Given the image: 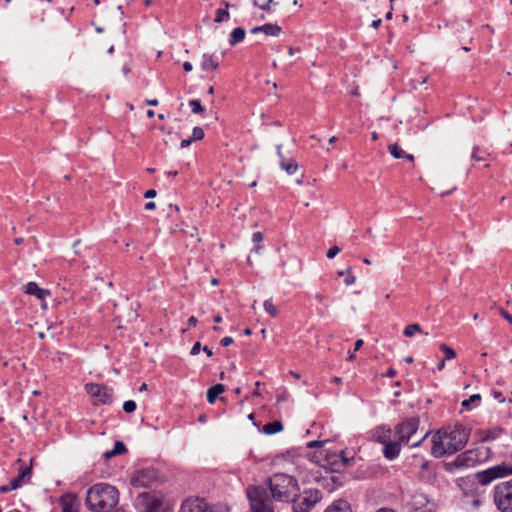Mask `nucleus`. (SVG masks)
<instances>
[{
    "instance_id": "f257e3e1",
    "label": "nucleus",
    "mask_w": 512,
    "mask_h": 512,
    "mask_svg": "<svg viewBox=\"0 0 512 512\" xmlns=\"http://www.w3.org/2000/svg\"><path fill=\"white\" fill-rule=\"evenodd\" d=\"M268 488L251 486L247 488L252 512H274L273 502L290 503L299 492L298 481L295 477L275 473L267 481Z\"/></svg>"
},
{
    "instance_id": "f03ea898",
    "label": "nucleus",
    "mask_w": 512,
    "mask_h": 512,
    "mask_svg": "<svg viewBox=\"0 0 512 512\" xmlns=\"http://www.w3.org/2000/svg\"><path fill=\"white\" fill-rule=\"evenodd\" d=\"M119 501L118 490L107 483H97L91 486L86 494L85 503L92 512H109Z\"/></svg>"
},
{
    "instance_id": "7ed1b4c3",
    "label": "nucleus",
    "mask_w": 512,
    "mask_h": 512,
    "mask_svg": "<svg viewBox=\"0 0 512 512\" xmlns=\"http://www.w3.org/2000/svg\"><path fill=\"white\" fill-rule=\"evenodd\" d=\"M420 425L418 417L406 418L394 427L393 443H389L382 454L385 459L393 461L400 455L403 445H407L410 440L417 434Z\"/></svg>"
},
{
    "instance_id": "20e7f679",
    "label": "nucleus",
    "mask_w": 512,
    "mask_h": 512,
    "mask_svg": "<svg viewBox=\"0 0 512 512\" xmlns=\"http://www.w3.org/2000/svg\"><path fill=\"white\" fill-rule=\"evenodd\" d=\"M319 454L322 457L321 466L332 473H341L345 471L348 468L350 461L353 460V458H349L345 455L344 450H321Z\"/></svg>"
},
{
    "instance_id": "39448f33",
    "label": "nucleus",
    "mask_w": 512,
    "mask_h": 512,
    "mask_svg": "<svg viewBox=\"0 0 512 512\" xmlns=\"http://www.w3.org/2000/svg\"><path fill=\"white\" fill-rule=\"evenodd\" d=\"M439 432L443 435V438L447 440L446 444L451 447L454 453L464 448L469 439V432L461 424L442 428Z\"/></svg>"
},
{
    "instance_id": "423d86ee",
    "label": "nucleus",
    "mask_w": 512,
    "mask_h": 512,
    "mask_svg": "<svg viewBox=\"0 0 512 512\" xmlns=\"http://www.w3.org/2000/svg\"><path fill=\"white\" fill-rule=\"evenodd\" d=\"M323 493L319 489H307L296 493L291 500L294 512H310L322 500Z\"/></svg>"
},
{
    "instance_id": "0eeeda50",
    "label": "nucleus",
    "mask_w": 512,
    "mask_h": 512,
    "mask_svg": "<svg viewBox=\"0 0 512 512\" xmlns=\"http://www.w3.org/2000/svg\"><path fill=\"white\" fill-rule=\"evenodd\" d=\"M510 475H512V465L508 463H501L486 470L477 472L475 477L479 484L485 486L495 481L496 479L504 478Z\"/></svg>"
},
{
    "instance_id": "6e6552de",
    "label": "nucleus",
    "mask_w": 512,
    "mask_h": 512,
    "mask_svg": "<svg viewBox=\"0 0 512 512\" xmlns=\"http://www.w3.org/2000/svg\"><path fill=\"white\" fill-rule=\"evenodd\" d=\"M494 503L502 512H512V479L494 488Z\"/></svg>"
},
{
    "instance_id": "1a4fd4ad",
    "label": "nucleus",
    "mask_w": 512,
    "mask_h": 512,
    "mask_svg": "<svg viewBox=\"0 0 512 512\" xmlns=\"http://www.w3.org/2000/svg\"><path fill=\"white\" fill-rule=\"evenodd\" d=\"M158 479V471L154 468L137 470L131 477V485L135 488H148Z\"/></svg>"
},
{
    "instance_id": "9d476101",
    "label": "nucleus",
    "mask_w": 512,
    "mask_h": 512,
    "mask_svg": "<svg viewBox=\"0 0 512 512\" xmlns=\"http://www.w3.org/2000/svg\"><path fill=\"white\" fill-rule=\"evenodd\" d=\"M86 392L91 395L97 404L109 405L113 400V389L96 383L85 385Z\"/></svg>"
},
{
    "instance_id": "9b49d317",
    "label": "nucleus",
    "mask_w": 512,
    "mask_h": 512,
    "mask_svg": "<svg viewBox=\"0 0 512 512\" xmlns=\"http://www.w3.org/2000/svg\"><path fill=\"white\" fill-rule=\"evenodd\" d=\"M138 504L144 507L145 512H162L163 501L161 496L153 492L139 494Z\"/></svg>"
},
{
    "instance_id": "f8f14e48",
    "label": "nucleus",
    "mask_w": 512,
    "mask_h": 512,
    "mask_svg": "<svg viewBox=\"0 0 512 512\" xmlns=\"http://www.w3.org/2000/svg\"><path fill=\"white\" fill-rule=\"evenodd\" d=\"M430 506V501L424 493H414L408 500H402V509L405 512H417Z\"/></svg>"
},
{
    "instance_id": "ddd939ff",
    "label": "nucleus",
    "mask_w": 512,
    "mask_h": 512,
    "mask_svg": "<svg viewBox=\"0 0 512 512\" xmlns=\"http://www.w3.org/2000/svg\"><path fill=\"white\" fill-rule=\"evenodd\" d=\"M446 441L447 440L443 438V435H441L439 430L432 435V438H431V443H432L431 454L435 458H441V457H443L445 455L454 454V452H452L451 447H449L446 444Z\"/></svg>"
},
{
    "instance_id": "4468645a",
    "label": "nucleus",
    "mask_w": 512,
    "mask_h": 512,
    "mask_svg": "<svg viewBox=\"0 0 512 512\" xmlns=\"http://www.w3.org/2000/svg\"><path fill=\"white\" fill-rule=\"evenodd\" d=\"M392 430L387 425H379L370 431V440L383 445L382 449H385L389 443H393L391 439Z\"/></svg>"
},
{
    "instance_id": "2eb2a0df",
    "label": "nucleus",
    "mask_w": 512,
    "mask_h": 512,
    "mask_svg": "<svg viewBox=\"0 0 512 512\" xmlns=\"http://www.w3.org/2000/svg\"><path fill=\"white\" fill-rule=\"evenodd\" d=\"M17 462L21 464L18 475L10 480V488H14L15 490L29 483L32 477L31 466L24 465L21 459H18Z\"/></svg>"
},
{
    "instance_id": "dca6fc26",
    "label": "nucleus",
    "mask_w": 512,
    "mask_h": 512,
    "mask_svg": "<svg viewBox=\"0 0 512 512\" xmlns=\"http://www.w3.org/2000/svg\"><path fill=\"white\" fill-rule=\"evenodd\" d=\"M478 462L477 454L473 450H469L459 454L452 463L447 464V469L455 465L457 467H472Z\"/></svg>"
},
{
    "instance_id": "f3484780",
    "label": "nucleus",
    "mask_w": 512,
    "mask_h": 512,
    "mask_svg": "<svg viewBox=\"0 0 512 512\" xmlns=\"http://www.w3.org/2000/svg\"><path fill=\"white\" fill-rule=\"evenodd\" d=\"M208 503L201 498H187L180 507V512H205Z\"/></svg>"
},
{
    "instance_id": "a211bd4d",
    "label": "nucleus",
    "mask_w": 512,
    "mask_h": 512,
    "mask_svg": "<svg viewBox=\"0 0 512 512\" xmlns=\"http://www.w3.org/2000/svg\"><path fill=\"white\" fill-rule=\"evenodd\" d=\"M62 512H79L80 503L78 498L70 493L64 494L60 498Z\"/></svg>"
},
{
    "instance_id": "6ab92c4d",
    "label": "nucleus",
    "mask_w": 512,
    "mask_h": 512,
    "mask_svg": "<svg viewBox=\"0 0 512 512\" xmlns=\"http://www.w3.org/2000/svg\"><path fill=\"white\" fill-rule=\"evenodd\" d=\"M282 29L279 25L273 23H266L262 26H257L251 29L252 34L262 32L268 36H278Z\"/></svg>"
},
{
    "instance_id": "aec40b11",
    "label": "nucleus",
    "mask_w": 512,
    "mask_h": 512,
    "mask_svg": "<svg viewBox=\"0 0 512 512\" xmlns=\"http://www.w3.org/2000/svg\"><path fill=\"white\" fill-rule=\"evenodd\" d=\"M25 293L29 295H34L40 300H44L49 294V290L40 288L36 282H28L25 285L24 289Z\"/></svg>"
},
{
    "instance_id": "412c9836",
    "label": "nucleus",
    "mask_w": 512,
    "mask_h": 512,
    "mask_svg": "<svg viewBox=\"0 0 512 512\" xmlns=\"http://www.w3.org/2000/svg\"><path fill=\"white\" fill-rule=\"evenodd\" d=\"M219 67V58L214 54L205 53L202 56L201 68L203 71L216 70Z\"/></svg>"
},
{
    "instance_id": "4be33fe9",
    "label": "nucleus",
    "mask_w": 512,
    "mask_h": 512,
    "mask_svg": "<svg viewBox=\"0 0 512 512\" xmlns=\"http://www.w3.org/2000/svg\"><path fill=\"white\" fill-rule=\"evenodd\" d=\"M324 512H351V507L347 500L338 499L328 506Z\"/></svg>"
},
{
    "instance_id": "5701e85b",
    "label": "nucleus",
    "mask_w": 512,
    "mask_h": 512,
    "mask_svg": "<svg viewBox=\"0 0 512 512\" xmlns=\"http://www.w3.org/2000/svg\"><path fill=\"white\" fill-rule=\"evenodd\" d=\"M388 150L390 154L396 159H406L410 162L414 161V156L412 154H408L402 148H400L397 144L389 145Z\"/></svg>"
},
{
    "instance_id": "b1692460",
    "label": "nucleus",
    "mask_w": 512,
    "mask_h": 512,
    "mask_svg": "<svg viewBox=\"0 0 512 512\" xmlns=\"http://www.w3.org/2000/svg\"><path fill=\"white\" fill-rule=\"evenodd\" d=\"M491 154L487 148H483L480 146H475L471 153V158L475 162H483L487 161L490 158Z\"/></svg>"
},
{
    "instance_id": "393cba45",
    "label": "nucleus",
    "mask_w": 512,
    "mask_h": 512,
    "mask_svg": "<svg viewBox=\"0 0 512 512\" xmlns=\"http://www.w3.org/2000/svg\"><path fill=\"white\" fill-rule=\"evenodd\" d=\"M280 167L288 175H294L298 169V165L293 158H283L282 160H280Z\"/></svg>"
},
{
    "instance_id": "a878e982",
    "label": "nucleus",
    "mask_w": 512,
    "mask_h": 512,
    "mask_svg": "<svg viewBox=\"0 0 512 512\" xmlns=\"http://www.w3.org/2000/svg\"><path fill=\"white\" fill-rule=\"evenodd\" d=\"M245 30L242 27H237L232 30L229 37V45L235 46L238 43H241L245 38Z\"/></svg>"
},
{
    "instance_id": "bb28decb",
    "label": "nucleus",
    "mask_w": 512,
    "mask_h": 512,
    "mask_svg": "<svg viewBox=\"0 0 512 512\" xmlns=\"http://www.w3.org/2000/svg\"><path fill=\"white\" fill-rule=\"evenodd\" d=\"M225 388L222 384H216L210 387L207 391V401L210 404H213L218 396L224 392Z\"/></svg>"
},
{
    "instance_id": "cd10ccee",
    "label": "nucleus",
    "mask_w": 512,
    "mask_h": 512,
    "mask_svg": "<svg viewBox=\"0 0 512 512\" xmlns=\"http://www.w3.org/2000/svg\"><path fill=\"white\" fill-rule=\"evenodd\" d=\"M283 430V424L280 421L269 422L264 425L263 432L267 435H272Z\"/></svg>"
},
{
    "instance_id": "c85d7f7f",
    "label": "nucleus",
    "mask_w": 512,
    "mask_h": 512,
    "mask_svg": "<svg viewBox=\"0 0 512 512\" xmlns=\"http://www.w3.org/2000/svg\"><path fill=\"white\" fill-rule=\"evenodd\" d=\"M440 350L444 353V358L445 360H451L453 358L456 357V352L454 349H452L451 347H449L447 344L445 343H442L440 344Z\"/></svg>"
},
{
    "instance_id": "c756f323",
    "label": "nucleus",
    "mask_w": 512,
    "mask_h": 512,
    "mask_svg": "<svg viewBox=\"0 0 512 512\" xmlns=\"http://www.w3.org/2000/svg\"><path fill=\"white\" fill-rule=\"evenodd\" d=\"M422 329H421V326L419 324H410V325H407L403 331V334L406 336V337H412L414 336L417 332H421Z\"/></svg>"
},
{
    "instance_id": "7c9ffc66",
    "label": "nucleus",
    "mask_w": 512,
    "mask_h": 512,
    "mask_svg": "<svg viewBox=\"0 0 512 512\" xmlns=\"http://www.w3.org/2000/svg\"><path fill=\"white\" fill-rule=\"evenodd\" d=\"M480 401H481L480 394H473L469 397V399L463 400L461 403V406L467 410H470L472 403H479Z\"/></svg>"
},
{
    "instance_id": "2f4dec72",
    "label": "nucleus",
    "mask_w": 512,
    "mask_h": 512,
    "mask_svg": "<svg viewBox=\"0 0 512 512\" xmlns=\"http://www.w3.org/2000/svg\"><path fill=\"white\" fill-rule=\"evenodd\" d=\"M229 18H230L229 12L226 9L220 8V9L216 10V16H215L214 21L216 23H222V22L229 20Z\"/></svg>"
},
{
    "instance_id": "473e14b6",
    "label": "nucleus",
    "mask_w": 512,
    "mask_h": 512,
    "mask_svg": "<svg viewBox=\"0 0 512 512\" xmlns=\"http://www.w3.org/2000/svg\"><path fill=\"white\" fill-rule=\"evenodd\" d=\"M263 240V234L259 231L254 232L252 234V241L256 244V246L252 249L253 252L259 253L261 250V246L259 245Z\"/></svg>"
},
{
    "instance_id": "72a5a7b5",
    "label": "nucleus",
    "mask_w": 512,
    "mask_h": 512,
    "mask_svg": "<svg viewBox=\"0 0 512 512\" xmlns=\"http://www.w3.org/2000/svg\"><path fill=\"white\" fill-rule=\"evenodd\" d=\"M263 306H264L265 311L271 317H276L277 316L278 312H277L276 306L273 304L271 299L265 300Z\"/></svg>"
},
{
    "instance_id": "f704fd0d",
    "label": "nucleus",
    "mask_w": 512,
    "mask_h": 512,
    "mask_svg": "<svg viewBox=\"0 0 512 512\" xmlns=\"http://www.w3.org/2000/svg\"><path fill=\"white\" fill-rule=\"evenodd\" d=\"M189 106L194 114H200L204 112V108L201 105V102L198 99L189 100Z\"/></svg>"
},
{
    "instance_id": "c9c22d12",
    "label": "nucleus",
    "mask_w": 512,
    "mask_h": 512,
    "mask_svg": "<svg viewBox=\"0 0 512 512\" xmlns=\"http://www.w3.org/2000/svg\"><path fill=\"white\" fill-rule=\"evenodd\" d=\"M204 130L199 127V126H196L193 128V131H192V139L193 141H198V140H202L204 138Z\"/></svg>"
},
{
    "instance_id": "e433bc0d",
    "label": "nucleus",
    "mask_w": 512,
    "mask_h": 512,
    "mask_svg": "<svg viewBox=\"0 0 512 512\" xmlns=\"http://www.w3.org/2000/svg\"><path fill=\"white\" fill-rule=\"evenodd\" d=\"M112 450L114 454L120 455L126 452L127 448L123 442L116 441Z\"/></svg>"
},
{
    "instance_id": "4c0bfd02",
    "label": "nucleus",
    "mask_w": 512,
    "mask_h": 512,
    "mask_svg": "<svg viewBox=\"0 0 512 512\" xmlns=\"http://www.w3.org/2000/svg\"><path fill=\"white\" fill-rule=\"evenodd\" d=\"M136 407H137L136 402L133 400H127L123 404V410L126 413H133L136 410Z\"/></svg>"
},
{
    "instance_id": "58836bf2",
    "label": "nucleus",
    "mask_w": 512,
    "mask_h": 512,
    "mask_svg": "<svg viewBox=\"0 0 512 512\" xmlns=\"http://www.w3.org/2000/svg\"><path fill=\"white\" fill-rule=\"evenodd\" d=\"M340 248L338 246H333L331 247L328 251H327V258L328 259H333L339 252H340Z\"/></svg>"
},
{
    "instance_id": "ea45409f",
    "label": "nucleus",
    "mask_w": 512,
    "mask_h": 512,
    "mask_svg": "<svg viewBox=\"0 0 512 512\" xmlns=\"http://www.w3.org/2000/svg\"><path fill=\"white\" fill-rule=\"evenodd\" d=\"M214 512H230V508L226 504H214Z\"/></svg>"
},
{
    "instance_id": "a19ab883",
    "label": "nucleus",
    "mask_w": 512,
    "mask_h": 512,
    "mask_svg": "<svg viewBox=\"0 0 512 512\" xmlns=\"http://www.w3.org/2000/svg\"><path fill=\"white\" fill-rule=\"evenodd\" d=\"M328 440L320 441V440H314L307 443L308 448H320L323 446L324 443H326Z\"/></svg>"
},
{
    "instance_id": "79ce46f5",
    "label": "nucleus",
    "mask_w": 512,
    "mask_h": 512,
    "mask_svg": "<svg viewBox=\"0 0 512 512\" xmlns=\"http://www.w3.org/2000/svg\"><path fill=\"white\" fill-rule=\"evenodd\" d=\"M277 3L274 0H268L266 3L261 4L259 8L264 11H270L272 5H276Z\"/></svg>"
},
{
    "instance_id": "37998d69",
    "label": "nucleus",
    "mask_w": 512,
    "mask_h": 512,
    "mask_svg": "<svg viewBox=\"0 0 512 512\" xmlns=\"http://www.w3.org/2000/svg\"><path fill=\"white\" fill-rule=\"evenodd\" d=\"M201 349H202L201 348V343L200 342H195L194 345L191 348L190 354L195 356V355L199 354Z\"/></svg>"
},
{
    "instance_id": "c03bdc74",
    "label": "nucleus",
    "mask_w": 512,
    "mask_h": 512,
    "mask_svg": "<svg viewBox=\"0 0 512 512\" xmlns=\"http://www.w3.org/2000/svg\"><path fill=\"white\" fill-rule=\"evenodd\" d=\"M429 434H430L429 432L425 433L419 440L413 442L411 444V447H419V446H421L422 443L426 440V438L428 437Z\"/></svg>"
},
{
    "instance_id": "a18cd8bd",
    "label": "nucleus",
    "mask_w": 512,
    "mask_h": 512,
    "mask_svg": "<svg viewBox=\"0 0 512 512\" xmlns=\"http://www.w3.org/2000/svg\"><path fill=\"white\" fill-rule=\"evenodd\" d=\"M500 314L504 319H506L509 323L512 324V315L508 311L502 309L500 311Z\"/></svg>"
},
{
    "instance_id": "49530a36",
    "label": "nucleus",
    "mask_w": 512,
    "mask_h": 512,
    "mask_svg": "<svg viewBox=\"0 0 512 512\" xmlns=\"http://www.w3.org/2000/svg\"><path fill=\"white\" fill-rule=\"evenodd\" d=\"M232 343H233V338L232 337L226 336V337L221 339V344L224 347H227V346L231 345Z\"/></svg>"
},
{
    "instance_id": "de8ad7c7",
    "label": "nucleus",
    "mask_w": 512,
    "mask_h": 512,
    "mask_svg": "<svg viewBox=\"0 0 512 512\" xmlns=\"http://www.w3.org/2000/svg\"><path fill=\"white\" fill-rule=\"evenodd\" d=\"M355 276H353L352 274H349L345 279H344V283L347 285V286H350L352 285L354 282H355Z\"/></svg>"
},
{
    "instance_id": "09e8293b",
    "label": "nucleus",
    "mask_w": 512,
    "mask_h": 512,
    "mask_svg": "<svg viewBox=\"0 0 512 512\" xmlns=\"http://www.w3.org/2000/svg\"><path fill=\"white\" fill-rule=\"evenodd\" d=\"M156 195H157V192H156V190H154V189H149V190H147V191L144 193V197H145V198H153V197H155Z\"/></svg>"
},
{
    "instance_id": "8fccbe9b",
    "label": "nucleus",
    "mask_w": 512,
    "mask_h": 512,
    "mask_svg": "<svg viewBox=\"0 0 512 512\" xmlns=\"http://www.w3.org/2000/svg\"><path fill=\"white\" fill-rule=\"evenodd\" d=\"M494 398H495L498 402H500V403H502V402H504V401H505V398H504L503 394H502L501 392H499V391H495V392H494Z\"/></svg>"
},
{
    "instance_id": "3c124183",
    "label": "nucleus",
    "mask_w": 512,
    "mask_h": 512,
    "mask_svg": "<svg viewBox=\"0 0 512 512\" xmlns=\"http://www.w3.org/2000/svg\"><path fill=\"white\" fill-rule=\"evenodd\" d=\"M192 142H193L192 138H190V139H183L181 141V143H180V147L181 148H186V147L190 146Z\"/></svg>"
},
{
    "instance_id": "603ef678",
    "label": "nucleus",
    "mask_w": 512,
    "mask_h": 512,
    "mask_svg": "<svg viewBox=\"0 0 512 512\" xmlns=\"http://www.w3.org/2000/svg\"><path fill=\"white\" fill-rule=\"evenodd\" d=\"M389 378H394L397 375V371L394 368H389L385 374Z\"/></svg>"
},
{
    "instance_id": "864d4df0",
    "label": "nucleus",
    "mask_w": 512,
    "mask_h": 512,
    "mask_svg": "<svg viewBox=\"0 0 512 512\" xmlns=\"http://www.w3.org/2000/svg\"><path fill=\"white\" fill-rule=\"evenodd\" d=\"M183 69L186 72H191L193 70V65L189 61H185L183 63Z\"/></svg>"
},
{
    "instance_id": "5fc2aeb1",
    "label": "nucleus",
    "mask_w": 512,
    "mask_h": 512,
    "mask_svg": "<svg viewBox=\"0 0 512 512\" xmlns=\"http://www.w3.org/2000/svg\"><path fill=\"white\" fill-rule=\"evenodd\" d=\"M364 341L362 339H358L354 344V352H357L360 350V348L363 346Z\"/></svg>"
},
{
    "instance_id": "6e6d98bb",
    "label": "nucleus",
    "mask_w": 512,
    "mask_h": 512,
    "mask_svg": "<svg viewBox=\"0 0 512 512\" xmlns=\"http://www.w3.org/2000/svg\"><path fill=\"white\" fill-rule=\"evenodd\" d=\"M12 490H15V489L14 488H10V483L8 485L0 486V492L1 493H7V492H10Z\"/></svg>"
},
{
    "instance_id": "4d7b16f0",
    "label": "nucleus",
    "mask_w": 512,
    "mask_h": 512,
    "mask_svg": "<svg viewBox=\"0 0 512 512\" xmlns=\"http://www.w3.org/2000/svg\"><path fill=\"white\" fill-rule=\"evenodd\" d=\"M197 322H198V320H197V318H196V317H194V316H191V317H189V318H188V326H189V327H194V326H196Z\"/></svg>"
},
{
    "instance_id": "13d9d810",
    "label": "nucleus",
    "mask_w": 512,
    "mask_h": 512,
    "mask_svg": "<svg viewBox=\"0 0 512 512\" xmlns=\"http://www.w3.org/2000/svg\"><path fill=\"white\" fill-rule=\"evenodd\" d=\"M255 386H256V388H254V391L252 392V396H254V397H258V396H260V392H259L260 382H259V381H257V382L255 383Z\"/></svg>"
},
{
    "instance_id": "bf43d9fd",
    "label": "nucleus",
    "mask_w": 512,
    "mask_h": 512,
    "mask_svg": "<svg viewBox=\"0 0 512 512\" xmlns=\"http://www.w3.org/2000/svg\"><path fill=\"white\" fill-rule=\"evenodd\" d=\"M276 150H277V155H278V157L280 158V160H282L283 158H285V157L283 156V153H282V144H278V145L276 146Z\"/></svg>"
},
{
    "instance_id": "052dcab7",
    "label": "nucleus",
    "mask_w": 512,
    "mask_h": 512,
    "mask_svg": "<svg viewBox=\"0 0 512 512\" xmlns=\"http://www.w3.org/2000/svg\"><path fill=\"white\" fill-rule=\"evenodd\" d=\"M446 361H447V360L442 359V360L437 364L436 369H437L438 371H442V370L444 369V367H445V362H446Z\"/></svg>"
},
{
    "instance_id": "680f3d73",
    "label": "nucleus",
    "mask_w": 512,
    "mask_h": 512,
    "mask_svg": "<svg viewBox=\"0 0 512 512\" xmlns=\"http://www.w3.org/2000/svg\"><path fill=\"white\" fill-rule=\"evenodd\" d=\"M155 207H156V204H155V202H152V201L147 202L145 204V209H147V210H153Z\"/></svg>"
},
{
    "instance_id": "e2e57ef3",
    "label": "nucleus",
    "mask_w": 512,
    "mask_h": 512,
    "mask_svg": "<svg viewBox=\"0 0 512 512\" xmlns=\"http://www.w3.org/2000/svg\"><path fill=\"white\" fill-rule=\"evenodd\" d=\"M381 22H382V21H381V19L373 20V21H372V27H373L374 29H378V28L380 27V25H381Z\"/></svg>"
},
{
    "instance_id": "0e129e2a",
    "label": "nucleus",
    "mask_w": 512,
    "mask_h": 512,
    "mask_svg": "<svg viewBox=\"0 0 512 512\" xmlns=\"http://www.w3.org/2000/svg\"><path fill=\"white\" fill-rule=\"evenodd\" d=\"M376 512H396V511L392 508L382 507V508H379Z\"/></svg>"
},
{
    "instance_id": "69168bd1",
    "label": "nucleus",
    "mask_w": 512,
    "mask_h": 512,
    "mask_svg": "<svg viewBox=\"0 0 512 512\" xmlns=\"http://www.w3.org/2000/svg\"><path fill=\"white\" fill-rule=\"evenodd\" d=\"M146 104L149 106H157L158 100L157 99L146 100Z\"/></svg>"
},
{
    "instance_id": "338daca9",
    "label": "nucleus",
    "mask_w": 512,
    "mask_h": 512,
    "mask_svg": "<svg viewBox=\"0 0 512 512\" xmlns=\"http://www.w3.org/2000/svg\"><path fill=\"white\" fill-rule=\"evenodd\" d=\"M202 350L207 354V356H212V350L208 346H204Z\"/></svg>"
},
{
    "instance_id": "774afa93",
    "label": "nucleus",
    "mask_w": 512,
    "mask_h": 512,
    "mask_svg": "<svg viewBox=\"0 0 512 512\" xmlns=\"http://www.w3.org/2000/svg\"><path fill=\"white\" fill-rule=\"evenodd\" d=\"M104 455L107 459L116 456V454L113 453V450L106 451Z\"/></svg>"
}]
</instances>
